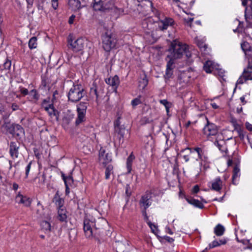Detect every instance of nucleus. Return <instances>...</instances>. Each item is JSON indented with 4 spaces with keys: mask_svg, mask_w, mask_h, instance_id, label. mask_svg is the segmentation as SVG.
Here are the masks:
<instances>
[{
    "mask_svg": "<svg viewBox=\"0 0 252 252\" xmlns=\"http://www.w3.org/2000/svg\"><path fill=\"white\" fill-rule=\"evenodd\" d=\"M168 52L166 60L174 62L175 60L181 59L184 55H185L188 58L191 57V53L189 50L187 45L176 41L171 43L168 49Z\"/></svg>",
    "mask_w": 252,
    "mask_h": 252,
    "instance_id": "1",
    "label": "nucleus"
},
{
    "mask_svg": "<svg viewBox=\"0 0 252 252\" xmlns=\"http://www.w3.org/2000/svg\"><path fill=\"white\" fill-rule=\"evenodd\" d=\"M117 43L116 35L111 31H107L102 35V47L105 51L109 52L115 48Z\"/></svg>",
    "mask_w": 252,
    "mask_h": 252,
    "instance_id": "2",
    "label": "nucleus"
},
{
    "mask_svg": "<svg viewBox=\"0 0 252 252\" xmlns=\"http://www.w3.org/2000/svg\"><path fill=\"white\" fill-rule=\"evenodd\" d=\"M86 94L83 87L80 84H74L68 93V100L73 102L79 101Z\"/></svg>",
    "mask_w": 252,
    "mask_h": 252,
    "instance_id": "3",
    "label": "nucleus"
},
{
    "mask_svg": "<svg viewBox=\"0 0 252 252\" xmlns=\"http://www.w3.org/2000/svg\"><path fill=\"white\" fill-rule=\"evenodd\" d=\"M88 105V103L87 102H81L77 105V118L75 121L76 125H79L85 120V115Z\"/></svg>",
    "mask_w": 252,
    "mask_h": 252,
    "instance_id": "4",
    "label": "nucleus"
},
{
    "mask_svg": "<svg viewBox=\"0 0 252 252\" xmlns=\"http://www.w3.org/2000/svg\"><path fill=\"white\" fill-rule=\"evenodd\" d=\"M115 131L118 134L119 143L122 144L124 142V139L126 136L128 134V130L124 126L121 125L120 117L114 123Z\"/></svg>",
    "mask_w": 252,
    "mask_h": 252,
    "instance_id": "5",
    "label": "nucleus"
},
{
    "mask_svg": "<svg viewBox=\"0 0 252 252\" xmlns=\"http://www.w3.org/2000/svg\"><path fill=\"white\" fill-rule=\"evenodd\" d=\"M86 40L82 38H79L73 40L71 35L69 36L68 39L69 48H71L74 52H79L82 50L84 47Z\"/></svg>",
    "mask_w": 252,
    "mask_h": 252,
    "instance_id": "6",
    "label": "nucleus"
},
{
    "mask_svg": "<svg viewBox=\"0 0 252 252\" xmlns=\"http://www.w3.org/2000/svg\"><path fill=\"white\" fill-rule=\"evenodd\" d=\"M207 120H208L207 119ZM203 131V133L207 137L211 135H216L218 138L219 137H222L221 134L218 132L217 126L213 123H210L208 121H207V123L204 126Z\"/></svg>",
    "mask_w": 252,
    "mask_h": 252,
    "instance_id": "7",
    "label": "nucleus"
},
{
    "mask_svg": "<svg viewBox=\"0 0 252 252\" xmlns=\"http://www.w3.org/2000/svg\"><path fill=\"white\" fill-rule=\"evenodd\" d=\"M60 112L56 108L53 104L48 105V120L54 123L59 121Z\"/></svg>",
    "mask_w": 252,
    "mask_h": 252,
    "instance_id": "8",
    "label": "nucleus"
},
{
    "mask_svg": "<svg viewBox=\"0 0 252 252\" xmlns=\"http://www.w3.org/2000/svg\"><path fill=\"white\" fill-rule=\"evenodd\" d=\"M174 23L173 19L167 17H160L158 22V28L161 30H166L169 26H172Z\"/></svg>",
    "mask_w": 252,
    "mask_h": 252,
    "instance_id": "9",
    "label": "nucleus"
},
{
    "mask_svg": "<svg viewBox=\"0 0 252 252\" xmlns=\"http://www.w3.org/2000/svg\"><path fill=\"white\" fill-rule=\"evenodd\" d=\"M99 162L100 164L106 166V164L109 163L111 160V157L103 148H101L99 152Z\"/></svg>",
    "mask_w": 252,
    "mask_h": 252,
    "instance_id": "10",
    "label": "nucleus"
},
{
    "mask_svg": "<svg viewBox=\"0 0 252 252\" xmlns=\"http://www.w3.org/2000/svg\"><path fill=\"white\" fill-rule=\"evenodd\" d=\"M10 133L14 137H20L24 135V128L18 124H12L10 128Z\"/></svg>",
    "mask_w": 252,
    "mask_h": 252,
    "instance_id": "11",
    "label": "nucleus"
},
{
    "mask_svg": "<svg viewBox=\"0 0 252 252\" xmlns=\"http://www.w3.org/2000/svg\"><path fill=\"white\" fill-rule=\"evenodd\" d=\"M19 147V143L15 142H10L9 145V154L13 159L18 158Z\"/></svg>",
    "mask_w": 252,
    "mask_h": 252,
    "instance_id": "12",
    "label": "nucleus"
},
{
    "mask_svg": "<svg viewBox=\"0 0 252 252\" xmlns=\"http://www.w3.org/2000/svg\"><path fill=\"white\" fill-rule=\"evenodd\" d=\"M151 196L149 194L142 195L139 200L140 207L143 209L146 210L152 204Z\"/></svg>",
    "mask_w": 252,
    "mask_h": 252,
    "instance_id": "13",
    "label": "nucleus"
},
{
    "mask_svg": "<svg viewBox=\"0 0 252 252\" xmlns=\"http://www.w3.org/2000/svg\"><path fill=\"white\" fill-rule=\"evenodd\" d=\"M94 223L93 221H91L87 219H85L84 220V230L85 235L87 238H90L93 235L92 227L94 226Z\"/></svg>",
    "mask_w": 252,
    "mask_h": 252,
    "instance_id": "14",
    "label": "nucleus"
},
{
    "mask_svg": "<svg viewBox=\"0 0 252 252\" xmlns=\"http://www.w3.org/2000/svg\"><path fill=\"white\" fill-rule=\"evenodd\" d=\"M167 61V63L166 65V72L164 75L165 78L169 79L170 78L173 74V69L174 68V62L173 61H169L168 60H166Z\"/></svg>",
    "mask_w": 252,
    "mask_h": 252,
    "instance_id": "15",
    "label": "nucleus"
},
{
    "mask_svg": "<svg viewBox=\"0 0 252 252\" xmlns=\"http://www.w3.org/2000/svg\"><path fill=\"white\" fill-rule=\"evenodd\" d=\"M148 84V80L147 75L145 72L140 75V77L138 79V87L139 89L143 90L147 86Z\"/></svg>",
    "mask_w": 252,
    "mask_h": 252,
    "instance_id": "16",
    "label": "nucleus"
},
{
    "mask_svg": "<svg viewBox=\"0 0 252 252\" xmlns=\"http://www.w3.org/2000/svg\"><path fill=\"white\" fill-rule=\"evenodd\" d=\"M211 189L214 190L219 191L222 189V182L220 178H217L211 183Z\"/></svg>",
    "mask_w": 252,
    "mask_h": 252,
    "instance_id": "17",
    "label": "nucleus"
},
{
    "mask_svg": "<svg viewBox=\"0 0 252 252\" xmlns=\"http://www.w3.org/2000/svg\"><path fill=\"white\" fill-rule=\"evenodd\" d=\"M128 246V244L126 241L125 242H116L115 247L117 252H124L127 249Z\"/></svg>",
    "mask_w": 252,
    "mask_h": 252,
    "instance_id": "18",
    "label": "nucleus"
},
{
    "mask_svg": "<svg viewBox=\"0 0 252 252\" xmlns=\"http://www.w3.org/2000/svg\"><path fill=\"white\" fill-rule=\"evenodd\" d=\"M67 211L65 210V208H61L58 209V219L62 222H66L67 221Z\"/></svg>",
    "mask_w": 252,
    "mask_h": 252,
    "instance_id": "19",
    "label": "nucleus"
},
{
    "mask_svg": "<svg viewBox=\"0 0 252 252\" xmlns=\"http://www.w3.org/2000/svg\"><path fill=\"white\" fill-rule=\"evenodd\" d=\"M94 225L96 229H101L107 225V221L103 218H99L94 222Z\"/></svg>",
    "mask_w": 252,
    "mask_h": 252,
    "instance_id": "20",
    "label": "nucleus"
},
{
    "mask_svg": "<svg viewBox=\"0 0 252 252\" xmlns=\"http://www.w3.org/2000/svg\"><path fill=\"white\" fill-rule=\"evenodd\" d=\"M215 65L212 61H207L204 64L203 69L206 73H210L215 69Z\"/></svg>",
    "mask_w": 252,
    "mask_h": 252,
    "instance_id": "21",
    "label": "nucleus"
},
{
    "mask_svg": "<svg viewBox=\"0 0 252 252\" xmlns=\"http://www.w3.org/2000/svg\"><path fill=\"white\" fill-rule=\"evenodd\" d=\"M241 48L246 56L252 57V47L247 42H244L241 44Z\"/></svg>",
    "mask_w": 252,
    "mask_h": 252,
    "instance_id": "22",
    "label": "nucleus"
},
{
    "mask_svg": "<svg viewBox=\"0 0 252 252\" xmlns=\"http://www.w3.org/2000/svg\"><path fill=\"white\" fill-rule=\"evenodd\" d=\"M68 4L69 7L74 11L79 10L81 6L80 1L79 0H69Z\"/></svg>",
    "mask_w": 252,
    "mask_h": 252,
    "instance_id": "23",
    "label": "nucleus"
},
{
    "mask_svg": "<svg viewBox=\"0 0 252 252\" xmlns=\"http://www.w3.org/2000/svg\"><path fill=\"white\" fill-rule=\"evenodd\" d=\"M106 83L110 86L116 88L120 83L119 78L118 76L115 75L112 78H109L106 80Z\"/></svg>",
    "mask_w": 252,
    "mask_h": 252,
    "instance_id": "24",
    "label": "nucleus"
},
{
    "mask_svg": "<svg viewBox=\"0 0 252 252\" xmlns=\"http://www.w3.org/2000/svg\"><path fill=\"white\" fill-rule=\"evenodd\" d=\"M195 40L201 51L203 52L204 54H206L207 53L206 52L207 45L204 43V41L203 40L199 39L197 37L195 38Z\"/></svg>",
    "mask_w": 252,
    "mask_h": 252,
    "instance_id": "25",
    "label": "nucleus"
},
{
    "mask_svg": "<svg viewBox=\"0 0 252 252\" xmlns=\"http://www.w3.org/2000/svg\"><path fill=\"white\" fill-rule=\"evenodd\" d=\"M53 201L54 202H55V204L56 205L57 207H58V209L65 208L63 206V204H64L63 199L60 198L59 196H58L57 195H55L53 198Z\"/></svg>",
    "mask_w": 252,
    "mask_h": 252,
    "instance_id": "26",
    "label": "nucleus"
},
{
    "mask_svg": "<svg viewBox=\"0 0 252 252\" xmlns=\"http://www.w3.org/2000/svg\"><path fill=\"white\" fill-rule=\"evenodd\" d=\"M187 201L193 206L202 209L204 208L203 204L199 200L193 198H187Z\"/></svg>",
    "mask_w": 252,
    "mask_h": 252,
    "instance_id": "27",
    "label": "nucleus"
},
{
    "mask_svg": "<svg viewBox=\"0 0 252 252\" xmlns=\"http://www.w3.org/2000/svg\"><path fill=\"white\" fill-rule=\"evenodd\" d=\"M39 179V187L40 188H43L45 186L46 181V171H45L41 175H39L38 177Z\"/></svg>",
    "mask_w": 252,
    "mask_h": 252,
    "instance_id": "28",
    "label": "nucleus"
},
{
    "mask_svg": "<svg viewBox=\"0 0 252 252\" xmlns=\"http://www.w3.org/2000/svg\"><path fill=\"white\" fill-rule=\"evenodd\" d=\"M37 207L38 209L36 211L37 217L41 219L45 218L46 214L45 212L43 211L44 209H43L42 206L39 203L37 204Z\"/></svg>",
    "mask_w": 252,
    "mask_h": 252,
    "instance_id": "29",
    "label": "nucleus"
},
{
    "mask_svg": "<svg viewBox=\"0 0 252 252\" xmlns=\"http://www.w3.org/2000/svg\"><path fill=\"white\" fill-rule=\"evenodd\" d=\"M224 230V227L221 224H219L215 227L214 233L217 236H220L223 234Z\"/></svg>",
    "mask_w": 252,
    "mask_h": 252,
    "instance_id": "30",
    "label": "nucleus"
},
{
    "mask_svg": "<svg viewBox=\"0 0 252 252\" xmlns=\"http://www.w3.org/2000/svg\"><path fill=\"white\" fill-rule=\"evenodd\" d=\"M103 4L101 0H94V9L96 11L101 10L102 9Z\"/></svg>",
    "mask_w": 252,
    "mask_h": 252,
    "instance_id": "31",
    "label": "nucleus"
},
{
    "mask_svg": "<svg viewBox=\"0 0 252 252\" xmlns=\"http://www.w3.org/2000/svg\"><path fill=\"white\" fill-rule=\"evenodd\" d=\"M73 118V114L70 113L66 114L63 119V124L66 125H69Z\"/></svg>",
    "mask_w": 252,
    "mask_h": 252,
    "instance_id": "32",
    "label": "nucleus"
},
{
    "mask_svg": "<svg viewBox=\"0 0 252 252\" xmlns=\"http://www.w3.org/2000/svg\"><path fill=\"white\" fill-rule=\"evenodd\" d=\"M47 84V78L46 76L41 77V83L39 86V89L43 91H46V86Z\"/></svg>",
    "mask_w": 252,
    "mask_h": 252,
    "instance_id": "33",
    "label": "nucleus"
},
{
    "mask_svg": "<svg viewBox=\"0 0 252 252\" xmlns=\"http://www.w3.org/2000/svg\"><path fill=\"white\" fill-rule=\"evenodd\" d=\"M62 176L65 185H67L68 186H71L73 182V180L71 176L65 177L64 174H62Z\"/></svg>",
    "mask_w": 252,
    "mask_h": 252,
    "instance_id": "34",
    "label": "nucleus"
},
{
    "mask_svg": "<svg viewBox=\"0 0 252 252\" xmlns=\"http://www.w3.org/2000/svg\"><path fill=\"white\" fill-rule=\"evenodd\" d=\"M243 77L244 78V81L252 80V72L249 71L248 69H244L243 73Z\"/></svg>",
    "mask_w": 252,
    "mask_h": 252,
    "instance_id": "35",
    "label": "nucleus"
},
{
    "mask_svg": "<svg viewBox=\"0 0 252 252\" xmlns=\"http://www.w3.org/2000/svg\"><path fill=\"white\" fill-rule=\"evenodd\" d=\"M37 44L36 37H32L30 39L29 42V47L31 49L36 48Z\"/></svg>",
    "mask_w": 252,
    "mask_h": 252,
    "instance_id": "36",
    "label": "nucleus"
},
{
    "mask_svg": "<svg viewBox=\"0 0 252 252\" xmlns=\"http://www.w3.org/2000/svg\"><path fill=\"white\" fill-rule=\"evenodd\" d=\"M113 167L111 164H109L106 168L105 174V179H108L110 175L113 173Z\"/></svg>",
    "mask_w": 252,
    "mask_h": 252,
    "instance_id": "37",
    "label": "nucleus"
},
{
    "mask_svg": "<svg viewBox=\"0 0 252 252\" xmlns=\"http://www.w3.org/2000/svg\"><path fill=\"white\" fill-rule=\"evenodd\" d=\"M134 159V156L132 155V154H130V156L128 157L126 161L127 168L128 170V172H129L131 170L132 162Z\"/></svg>",
    "mask_w": 252,
    "mask_h": 252,
    "instance_id": "38",
    "label": "nucleus"
},
{
    "mask_svg": "<svg viewBox=\"0 0 252 252\" xmlns=\"http://www.w3.org/2000/svg\"><path fill=\"white\" fill-rule=\"evenodd\" d=\"M97 88L96 87V82H94L93 86L91 88L90 94L92 95H94L95 96L96 99L98 98Z\"/></svg>",
    "mask_w": 252,
    "mask_h": 252,
    "instance_id": "39",
    "label": "nucleus"
},
{
    "mask_svg": "<svg viewBox=\"0 0 252 252\" xmlns=\"http://www.w3.org/2000/svg\"><path fill=\"white\" fill-rule=\"evenodd\" d=\"M239 173H240V169L237 166H235L233 169V174L232 176V181L233 183L234 184V180L235 179L239 177Z\"/></svg>",
    "mask_w": 252,
    "mask_h": 252,
    "instance_id": "40",
    "label": "nucleus"
},
{
    "mask_svg": "<svg viewBox=\"0 0 252 252\" xmlns=\"http://www.w3.org/2000/svg\"><path fill=\"white\" fill-rule=\"evenodd\" d=\"M31 200L30 198L27 196H24L22 198L21 202H20L21 204H23L25 206H29L31 204Z\"/></svg>",
    "mask_w": 252,
    "mask_h": 252,
    "instance_id": "41",
    "label": "nucleus"
},
{
    "mask_svg": "<svg viewBox=\"0 0 252 252\" xmlns=\"http://www.w3.org/2000/svg\"><path fill=\"white\" fill-rule=\"evenodd\" d=\"M220 245V244L219 242H218L217 241H214L212 243L210 244L209 245V247L206 248L204 251H202V252H205L206 251L208 250V249H210L213 248H215L216 247L219 246Z\"/></svg>",
    "mask_w": 252,
    "mask_h": 252,
    "instance_id": "42",
    "label": "nucleus"
},
{
    "mask_svg": "<svg viewBox=\"0 0 252 252\" xmlns=\"http://www.w3.org/2000/svg\"><path fill=\"white\" fill-rule=\"evenodd\" d=\"M2 127L7 130L10 133V128L12 127V124H10L9 122H5L2 125Z\"/></svg>",
    "mask_w": 252,
    "mask_h": 252,
    "instance_id": "43",
    "label": "nucleus"
},
{
    "mask_svg": "<svg viewBox=\"0 0 252 252\" xmlns=\"http://www.w3.org/2000/svg\"><path fill=\"white\" fill-rule=\"evenodd\" d=\"M159 103L163 105L165 107L168 106H172V104L170 102L168 101L166 99H161L159 100Z\"/></svg>",
    "mask_w": 252,
    "mask_h": 252,
    "instance_id": "44",
    "label": "nucleus"
},
{
    "mask_svg": "<svg viewBox=\"0 0 252 252\" xmlns=\"http://www.w3.org/2000/svg\"><path fill=\"white\" fill-rule=\"evenodd\" d=\"M30 95L32 96V98L34 99H37L38 98L36 91L35 90H32L30 91Z\"/></svg>",
    "mask_w": 252,
    "mask_h": 252,
    "instance_id": "45",
    "label": "nucleus"
},
{
    "mask_svg": "<svg viewBox=\"0 0 252 252\" xmlns=\"http://www.w3.org/2000/svg\"><path fill=\"white\" fill-rule=\"evenodd\" d=\"M141 103L139 98H136L132 100L131 104L133 107L137 106V105Z\"/></svg>",
    "mask_w": 252,
    "mask_h": 252,
    "instance_id": "46",
    "label": "nucleus"
},
{
    "mask_svg": "<svg viewBox=\"0 0 252 252\" xmlns=\"http://www.w3.org/2000/svg\"><path fill=\"white\" fill-rule=\"evenodd\" d=\"M11 65V61L9 60L6 61L3 64V67L5 69H9Z\"/></svg>",
    "mask_w": 252,
    "mask_h": 252,
    "instance_id": "47",
    "label": "nucleus"
},
{
    "mask_svg": "<svg viewBox=\"0 0 252 252\" xmlns=\"http://www.w3.org/2000/svg\"><path fill=\"white\" fill-rule=\"evenodd\" d=\"M31 165H32V162H30L29 163V164L26 167V178H27L29 175V172L31 168Z\"/></svg>",
    "mask_w": 252,
    "mask_h": 252,
    "instance_id": "48",
    "label": "nucleus"
},
{
    "mask_svg": "<svg viewBox=\"0 0 252 252\" xmlns=\"http://www.w3.org/2000/svg\"><path fill=\"white\" fill-rule=\"evenodd\" d=\"M20 91L24 95H27L29 94L28 90L23 87H20Z\"/></svg>",
    "mask_w": 252,
    "mask_h": 252,
    "instance_id": "49",
    "label": "nucleus"
},
{
    "mask_svg": "<svg viewBox=\"0 0 252 252\" xmlns=\"http://www.w3.org/2000/svg\"><path fill=\"white\" fill-rule=\"evenodd\" d=\"M242 243L245 244H248V246L246 248V249L252 250V244L250 243L249 240H243L242 241Z\"/></svg>",
    "mask_w": 252,
    "mask_h": 252,
    "instance_id": "50",
    "label": "nucleus"
},
{
    "mask_svg": "<svg viewBox=\"0 0 252 252\" xmlns=\"http://www.w3.org/2000/svg\"><path fill=\"white\" fill-rule=\"evenodd\" d=\"M23 195L19 193L16 196L15 200L18 203H20L21 202Z\"/></svg>",
    "mask_w": 252,
    "mask_h": 252,
    "instance_id": "51",
    "label": "nucleus"
},
{
    "mask_svg": "<svg viewBox=\"0 0 252 252\" xmlns=\"http://www.w3.org/2000/svg\"><path fill=\"white\" fill-rule=\"evenodd\" d=\"M52 6L54 9H56L58 7V0H52Z\"/></svg>",
    "mask_w": 252,
    "mask_h": 252,
    "instance_id": "52",
    "label": "nucleus"
},
{
    "mask_svg": "<svg viewBox=\"0 0 252 252\" xmlns=\"http://www.w3.org/2000/svg\"><path fill=\"white\" fill-rule=\"evenodd\" d=\"M221 137H219L218 138L217 137L216 140L215 142V144L217 145V146L219 148L220 150H221V143H220L219 141V139H220Z\"/></svg>",
    "mask_w": 252,
    "mask_h": 252,
    "instance_id": "53",
    "label": "nucleus"
},
{
    "mask_svg": "<svg viewBox=\"0 0 252 252\" xmlns=\"http://www.w3.org/2000/svg\"><path fill=\"white\" fill-rule=\"evenodd\" d=\"M47 224V221L46 220H43L42 222L41 223V226L42 227V229L46 231L47 228L46 227V224Z\"/></svg>",
    "mask_w": 252,
    "mask_h": 252,
    "instance_id": "54",
    "label": "nucleus"
},
{
    "mask_svg": "<svg viewBox=\"0 0 252 252\" xmlns=\"http://www.w3.org/2000/svg\"><path fill=\"white\" fill-rule=\"evenodd\" d=\"M148 224L149 226H150V227L151 228L152 232L154 233L155 230H154V228H156V225L153 224L151 221H148Z\"/></svg>",
    "mask_w": 252,
    "mask_h": 252,
    "instance_id": "55",
    "label": "nucleus"
},
{
    "mask_svg": "<svg viewBox=\"0 0 252 252\" xmlns=\"http://www.w3.org/2000/svg\"><path fill=\"white\" fill-rule=\"evenodd\" d=\"M130 189L129 186L128 185H127L126 188V193L127 195V196L129 197L131 193L129 191V189Z\"/></svg>",
    "mask_w": 252,
    "mask_h": 252,
    "instance_id": "56",
    "label": "nucleus"
},
{
    "mask_svg": "<svg viewBox=\"0 0 252 252\" xmlns=\"http://www.w3.org/2000/svg\"><path fill=\"white\" fill-rule=\"evenodd\" d=\"M146 210L143 209L142 211V213L143 215L144 216L145 220L147 221L148 220V217L147 214L146 213Z\"/></svg>",
    "mask_w": 252,
    "mask_h": 252,
    "instance_id": "57",
    "label": "nucleus"
},
{
    "mask_svg": "<svg viewBox=\"0 0 252 252\" xmlns=\"http://www.w3.org/2000/svg\"><path fill=\"white\" fill-rule=\"evenodd\" d=\"M194 150L197 152L199 158H201V153L202 152L201 149L200 148H196Z\"/></svg>",
    "mask_w": 252,
    "mask_h": 252,
    "instance_id": "58",
    "label": "nucleus"
},
{
    "mask_svg": "<svg viewBox=\"0 0 252 252\" xmlns=\"http://www.w3.org/2000/svg\"><path fill=\"white\" fill-rule=\"evenodd\" d=\"M199 188L197 185L195 186L192 189V192L195 193L198 192L199 191Z\"/></svg>",
    "mask_w": 252,
    "mask_h": 252,
    "instance_id": "59",
    "label": "nucleus"
},
{
    "mask_svg": "<svg viewBox=\"0 0 252 252\" xmlns=\"http://www.w3.org/2000/svg\"><path fill=\"white\" fill-rule=\"evenodd\" d=\"M244 78L243 77V76L242 75V76L240 77L237 80V84H242L244 83Z\"/></svg>",
    "mask_w": 252,
    "mask_h": 252,
    "instance_id": "60",
    "label": "nucleus"
},
{
    "mask_svg": "<svg viewBox=\"0 0 252 252\" xmlns=\"http://www.w3.org/2000/svg\"><path fill=\"white\" fill-rule=\"evenodd\" d=\"M7 161L8 162L9 164L8 171H10L12 168V161L11 160H7Z\"/></svg>",
    "mask_w": 252,
    "mask_h": 252,
    "instance_id": "61",
    "label": "nucleus"
},
{
    "mask_svg": "<svg viewBox=\"0 0 252 252\" xmlns=\"http://www.w3.org/2000/svg\"><path fill=\"white\" fill-rule=\"evenodd\" d=\"M246 126L248 130L252 131V125L249 124V123H246Z\"/></svg>",
    "mask_w": 252,
    "mask_h": 252,
    "instance_id": "62",
    "label": "nucleus"
},
{
    "mask_svg": "<svg viewBox=\"0 0 252 252\" xmlns=\"http://www.w3.org/2000/svg\"><path fill=\"white\" fill-rule=\"evenodd\" d=\"M11 108H12L13 111H15L18 109V106L15 103H13L12 104Z\"/></svg>",
    "mask_w": 252,
    "mask_h": 252,
    "instance_id": "63",
    "label": "nucleus"
},
{
    "mask_svg": "<svg viewBox=\"0 0 252 252\" xmlns=\"http://www.w3.org/2000/svg\"><path fill=\"white\" fill-rule=\"evenodd\" d=\"M18 188H19V186L17 183H13V186H12V188L14 190H17Z\"/></svg>",
    "mask_w": 252,
    "mask_h": 252,
    "instance_id": "64",
    "label": "nucleus"
}]
</instances>
